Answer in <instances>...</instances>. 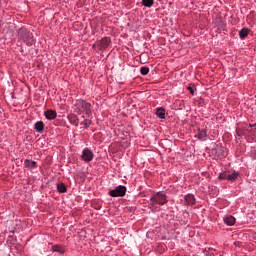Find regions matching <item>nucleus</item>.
<instances>
[{
    "instance_id": "20",
    "label": "nucleus",
    "mask_w": 256,
    "mask_h": 256,
    "mask_svg": "<svg viewBox=\"0 0 256 256\" xmlns=\"http://www.w3.org/2000/svg\"><path fill=\"white\" fill-rule=\"evenodd\" d=\"M57 191H58V193H67V186H65V183H63V182L58 183Z\"/></svg>"
},
{
    "instance_id": "19",
    "label": "nucleus",
    "mask_w": 256,
    "mask_h": 256,
    "mask_svg": "<svg viewBox=\"0 0 256 256\" xmlns=\"http://www.w3.org/2000/svg\"><path fill=\"white\" fill-rule=\"evenodd\" d=\"M81 125L84 129H89L91 125H93V121L91 119H84V121L81 122Z\"/></svg>"
},
{
    "instance_id": "3",
    "label": "nucleus",
    "mask_w": 256,
    "mask_h": 256,
    "mask_svg": "<svg viewBox=\"0 0 256 256\" xmlns=\"http://www.w3.org/2000/svg\"><path fill=\"white\" fill-rule=\"evenodd\" d=\"M111 45V38L109 37H103L101 40L96 41L95 44H93L92 49H98V51H105Z\"/></svg>"
},
{
    "instance_id": "15",
    "label": "nucleus",
    "mask_w": 256,
    "mask_h": 256,
    "mask_svg": "<svg viewBox=\"0 0 256 256\" xmlns=\"http://www.w3.org/2000/svg\"><path fill=\"white\" fill-rule=\"evenodd\" d=\"M197 138L200 141H205L207 139V130H205V129L198 130Z\"/></svg>"
},
{
    "instance_id": "5",
    "label": "nucleus",
    "mask_w": 256,
    "mask_h": 256,
    "mask_svg": "<svg viewBox=\"0 0 256 256\" xmlns=\"http://www.w3.org/2000/svg\"><path fill=\"white\" fill-rule=\"evenodd\" d=\"M82 161H85V163H90V161H93V157H95V155L93 154V151H91V149L89 148H85L82 151Z\"/></svg>"
},
{
    "instance_id": "11",
    "label": "nucleus",
    "mask_w": 256,
    "mask_h": 256,
    "mask_svg": "<svg viewBox=\"0 0 256 256\" xmlns=\"http://www.w3.org/2000/svg\"><path fill=\"white\" fill-rule=\"evenodd\" d=\"M29 33H30L29 30H27L26 28H20L18 30V39L24 41V39H26Z\"/></svg>"
},
{
    "instance_id": "12",
    "label": "nucleus",
    "mask_w": 256,
    "mask_h": 256,
    "mask_svg": "<svg viewBox=\"0 0 256 256\" xmlns=\"http://www.w3.org/2000/svg\"><path fill=\"white\" fill-rule=\"evenodd\" d=\"M34 129L37 131V133H43V131H45V123L43 121L36 122Z\"/></svg>"
},
{
    "instance_id": "14",
    "label": "nucleus",
    "mask_w": 256,
    "mask_h": 256,
    "mask_svg": "<svg viewBox=\"0 0 256 256\" xmlns=\"http://www.w3.org/2000/svg\"><path fill=\"white\" fill-rule=\"evenodd\" d=\"M51 251H53V253H60V255H64L65 253V247L56 244L54 246H52Z\"/></svg>"
},
{
    "instance_id": "8",
    "label": "nucleus",
    "mask_w": 256,
    "mask_h": 256,
    "mask_svg": "<svg viewBox=\"0 0 256 256\" xmlns=\"http://www.w3.org/2000/svg\"><path fill=\"white\" fill-rule=\"evenodd\" d=\"M183 205H195V195L193 194L185 195Z\"/></svg>"
},
{
    "instance_id": "24",
    "label": "nucleus",
    "mask_w": 256,
    "mask_h": 256,
    "mask_svg": "<svg viewBox=\"0 0 256 256\" xmlns=\"http://www.w3.org/2000/svg\"><path fill=\"white\" fill-rule=\"evenodd\" d=\"M141 75H148L149 74V67H141L140 69Z\"/></svg>"
},
{
    "instance_id": "4",
    "label": "nucleus",
    "mask_w": 256,
    "mask_h": 256,
    "mask_svg": "<svg viewBox=\"0 0 256 256\" xmlns=\"http://www.w3.org/2000/svg\"><path fill=\"white\" fill-rule=\"evenodd\" d=\"M110 197H125L127 195V187L119 185L116 189L109 192Z\"/></svg>"
},
{
    "instance_id": "7",
    "label": "nucleus",
    "mask_w": 256,
    "mask_h": 256,
    "mask_svg": "<svg viewBox=\"0 0 256 256\" xmlns=\"http://www.w3.org/2000/svg\"><path fill=\"white\" fill-rule=\"evenodd\" d=\"M67 119L71 125H74L75 127H79V117L76 114L70 113L67 116Z\"/></svg>"
},
{
    "instance_id": "13",
    "label": "nucleus",
    "mask_w": 256,
    "mask_h": 256,
    "mask_svg": "<svg viewBox=\"0 0 256 256\" xmlns=\"http://www.w3.org/2000/svg\"><path fill=\"white\" fill-rule=\"evenodd\" d=\"M24 167L26 169H35V167H37V162L30 159H26L24 161Z\"/></svg>"
},
{
    "instance_id": "22",
    "label": "nucleus",
    "mask_w": 256,
    "mask_h": 256,
    "mask_svg": "<svg viewBox=\"0 0 256 256\" xmlns=\"http://www.w3.org/2000/svg\"><path fill=\"white\" fill-rule=\"evenodd\" d=\"M228 177H229V173H227V172H221L220 174H219V176H218V179L220 180V181H228Z\"/></svg>"
},
{
    "instance_id": "25",
    "label": "nucleus",
    "mask_w": 256,
    "mask_h": 256,
    "mask_svg": "<svg viewBox=\"0 0 256 256\" xmlns=\"http://www.w3.org/2000/svg\"><path fill=\"white\" fill-rule=\"evenodd\" d=\"M187 90L189 91L190 95H195V90L193 89V87L188 86Z\"/></svg>"
},
{
    "instance_id": "16",
    "label": "nucleus",
    "mask_w": 256,
    "mask_h": 256,
    "mask_svg": "<svg viewBox=\"0 0 256 256\" xmlns=\"http://www.w3.org/2000/svg\"><path fill=\"white\" fill-rule=\"evenodd\" d=\"M235 222L236 220H235V217L233 216H227L224 218V223L229 227H233V225H235Z\"/></svg>"
},
{
    "instance_id": "27",
    "label": "nucleus",
    "mask_w": 256,
    "mask_h": 256,
    "mask_svg": "<svg viewBox=\"0 0 256 256\" xmlns=\"http://www.w3.org/2000/svg\"><path fill=\"white\" fill-rule=\"evenodd\" d=\"M250 127L256 129V123L250 124Z\"/></svg>"
},
{
    "instance_id": "9",
    "label": "nucleus",
    "mask_w": 256,
    "mask_h": 256,
    "mask_svg": "<svg viewBox=\"0 0 256 256\" xmlns=\"http://www.w3.org/2000/svg\"><path fill=\"white\" fill-rule=\"evenodd\" d=\"M46 119L49 121H53V119H57V111L55 110H46L44 113Z\"/></svg>"
},
{
    "instance_id": "10",
    "label": "nucleus",
    "mask_w": 256,
    "mask_h": 256,
    "mask_svg": "<svg viewBox=\"0 0 256 256\" xmlns=\"http://www.w3.org/2000/svg\"><path fill=\"white\" fill-rule=\"evenodd\" d=\"M23 41L28 47H32V45H35V38H33V33L29 32L26 39H24Z\"/></svg>"
},
{
    "instance_id": "26",
    "label": "nucleus",
    "mask_w": 256,
    "mask_h": 256,
    "mask_svg": "<svg viewBox=\"0 0 256 256\" xmlns=\"http://www.w3.org/2000/svg\"><path fill=\"white\" fill-rule=\"evenodd\" d=\"M204 103H205V99L199 98V105L203 106Z\"/></svg>"
},
{
    "instance_id": "1",
    "label": "nucleus",
    "mask_w": 256,
    "mask_h": 256,
    "mask_svg": "<svg viewBox=\"0 0 256 256\" xmlns=\"http://www.w3.org/2000/svg\"><path fill=\"white\" fill-rule=\"evenodd\" d=\"M74 111L77 113V115H86V117H91L93 115V112L91 110V103L83 100L78 99L76 100L74 104Z\"/></svg>"
},
{
    "instance_id": "2",
    "label": "nucleus",
    "mask_w": 256,
    "mask_h": 256,
    "mask_svg": "<svg viewBox=\"0 0 256 256\" xmlns=\"http://www.w3.org/2000/svg\"><path fill=\"white\" fill-rule=\"evenodd\" d=\"M167 203V195L163 192H157L150 197L149 209L157 211V205H165Z\"/></svg>"
},
{
    "instance_id": "18",
    "label": "nucleus",
    "mask_w": 256,
    "mask_h": 256,
    "mask_svg": "<svg viewBox=\"0 0 256 256\" xmlns=\"http://www.w3.org/2000/svg\"><path fill=\"white\" fill-rule=\"evenodd\" d=\"M249 28H242L240 31H239V37L240 39H245L248 35H249Z\"/></svg>"
},
{
    "instance_id": "6",
    "label": "nucleus",
    "mask_w": 256,
    "mask_h": 256,
    "mask_svg": "<svg viewBox=\"0 0 256 256\" xmlns=\"http://www.w3.org/2000/svg\"><path fill=\"white\" fill-rule=\"evenodd\" d=\"M214 24L216 27H219V29H222V31H227V23L223 21L221 16H217L216 19H214Z\"/></svg>"
},
{
    "instance_id": "21",
    "label": "nucleus",
    "mask_w": 256,
    "mask_h": 256,
    "mask_svg": "<svg viewBox=\"0 0 256 256\" xmlns=\"http://www.w3.org/2000/svg\"><path fill=\"white\" fill-rule=\"evenodd\" d=\"M156 115L159 119H165V108H157Z\"/></svg>"
},
{
    "instance_id": "17",
    "label": "nucleus",
    "mask_w": 256,
    "mask_h": 256,
    "mask_svg": "<svg viewBox=\"0 0 256 256\" xmlns=\"http://www.w3.org/2000/svg\"><path fill=\"white\" fill-rule=\"evenodd\" d=\"M237 179H239V172L234 171L231 174H228V181L230 183L237 181Z\"/></svg>"
},
{
    "instance_id": "23",
    "label": "nucleus",
    "mask_w": 256,
    "mask_h": 256,
    "mask_svg": "<svg viewBox=\"0 0 256 256\" xmlns=\"http://www.w3.org/2000/svg\"><path fill=\"white\" fill-rule=\"evenodd\" d=\"M155 0H142V5L144 7H153Z\"/></svg>"
}]
</instances>
